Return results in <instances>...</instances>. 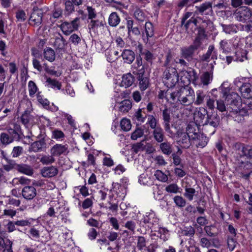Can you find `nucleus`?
I'll use <instances>...</instances> for the list:
<instances>
[{
    "instance_id": "1",
    "label": "nucleus",
    "mask_w": 252,
    "mask_h": 252,
    "mask_svg": "<svg viewBox=\"0 0 252 252\" xmlns=\"http://www.w3.org/2000/svg\"><path fill=\"white\" fill-rule=\"evenodd\" d=\"M219 89L222 94V97H225L228 111L236 114L239 113L243 116H247L245 108L242 107V101L238 94L232 92L228 94L229 90L222 86H220Z\"/></svg>"
},
{
    "instance_id": "2",
    "label": "nucleus",
    "mask_w": 252,
    "mask_h": 252,
    "mask_svg": "<svg viewBox=\"0 0 252 252\" xmlns=\"http://www.w3.org/2000/svg\"><path fill=\"white\" fill-rule=\"evenodd\" d=\"M170 95L173 103H179L184 106L192 104L195 99L193 90L188 86L181 87L179 90L170 93Z\"/></svg>"
},
{
    "instance_id": "3",
    "label": "nucleus",
    "mask_w": 252,
    "mask_h": 252,
    "mask_svg": "<svg viewBox=\"0 0 252 252\" xmlns=\"http://www.w3.org/2000/svg\"><path fill=\"white\" fill-rule=\"evenodd\" d=\"M179 74L175 67L165 68L163 75V82L168 88H173L179 81Z\"/></svg>"
},
{
    "instance_id": "4",
    "label": "nucleus",
    "mask_w": 252,
    "mask_h": 252,
    "mask_svg": "<svg viewBox=\"0 0 252 252\" xmlns=\"http://www.w3.org/2000/svg\"><path fill=\"white\" fill-rule=\"evenodd\" d=\"M181 81L184 86H188L190 83L196 85L198 83V76L194 69L189 67L187 70H182Z\"/></svg>"
},
{
    "instance_id": "5",
    "label": "nucleus",
    "mask_w": 252,
    "mask_h": 252,
    "mask_svg": "<svg viewBox=\"0 0 252 252\" xmlns=\"http://www.w3.org/2000/svg\"><path fill=\"white\" fill-rule=\"evenodd\" d=\"M80 19L79 17H76L70 22L64 21L59 26V27L64 35H69L78 30Z\"/></svg>"
},
{
    "instance_id": "6",
    "label": "nucleus",
    "mask_w": 252,
    "mask_h": 252,
    "mask_svg": "<svg viewBox=\"0 0 252 252\" xmlns=\"http://www.w3.org/2000/svg\"><path fill=\"white\" fill-rule=\"evenodd\" d=\"M133 73L137 76L139 82V87L141 91L146 90L150 86L149 78L145 74L143 67L137 71H133Z\"/></svg>"
},
{
    "instance_id": "7",
    "label": "nucleus",
    "mask_w": 252,
    "mask_h": 252,
    "mask_svg": "<svg viewBox=\"0 0 252 252\" xmlns=\"http://www.w3.org/2000/svg\"><path fill=\"white\" fill-rule=\"evenodd\" d=\"M234 15L237 20L246 22L252 16V12L247 7L242 6L236 10Z\"/></svg>"
},
{
    "instance_id": "8",
    "label": "nucleus",
    "mask_w": 252,
    "mask_h": 252,
    "mask_svg": "<svg viewBox=\"0 0 252 252\" xmlns=\"http://www.w3.org/2000/svg\"><path fill=\"white\" fill-rule=\"evenodd\" d=\"M236 152L241 157L252 158V146L241 143H236L234 145Z\"/></svg>"
},
{
    "instance_id": "9",
    "label": "nucleus",
    "mask_w": 252,
    "mask_h": 252,
    "mask_svg": "<svg viewBox=\"0 0 252 252\" xmlns=\"http://www.w3.org/2000/svg\"><path fill=\"white\" fill-rule=\"evenodd\" d=\"M6 130L11 140L13 141H19L22 138L23 132L20 125L14 123L12 125V126L8 127Z\"/></svg>"
},
{
    "instance_id": "10",
    "label": "nucleus",
    "mask_w": 252,
    "mask_h": 252,
    "mask_svg": "<svg viewBox=\"0 0 252 252\" xmlns=\"http://www.w3.org/2000/svg\"><path fill=\"white\" fill-rule=\"evenodd\" d=\"M208 113L206 109L204 107L197 108L194 112V120L196 124L205 126V121L207 119Z\"/></svg>"
},
{
    "instance_id": "11",
    "label": "nucleus",
    "mask_w": 252,
    "mask_h": 252,
    "mask_svg": "<svg viewBox=\"0 0 252 252\" xmlns=\"http://www.w3.org/2000/svg\"><path fill=\"white\" fill-rule=\"evenodd\" d=\"M220 118L219 115L216 112H212L209 115H207V119L205 121V125H209L213 127L214 129L210 134H213L216 131L217 128L220 124Z\"/></svg>"
},
{
    "instance_id": "12",
    "label": "nucleus",
    "mask_w": 252,
    "mask_h": 252,
    "mask_svg": "<svg viewBox=\"0 0 252 252\" xmlns=\"http://www.w3.org/2000/svg\"><path fill=\"white\" fill-rule=\"evenodd\" d=\"M158 220L155 213L152 210L146 212L142 219L143 222L145 224H148V226L150 228H152L155 225L158 224Z\"/></svg>"
},
{
    "instance_id": "13",
    "label": "nucleus",
    "mask_w": 252,
    "mask_h": 252,
    "mask_svg": "<svg viewBox=\"0 0 252 252\" xmlns=\"http://www.w3.org/2000/svg\"><path fill=\"white\" fill-rule=\"evenodd\" d=\"M42 10L37 7H34L29 19L30 24L34 26H39L42 21Z\"/></svg>"
},
{
    "instance_id": "14",
    "label": "nucleus",
    "mask_w": 252,
    "mask_h": 252,
    "mask_svg": "<svg viewBox=\"0 0 252 252\" xmlns=\"http://www.w3.org/2000/svg\"><path fill=\"white\" fill-rule=\"evenodd\" d=\"M32 109L28 108L21 115L20 119L21 123L28 128L34 123V117L32 115Z\"/></svg>"
},
{
    "instance_id": "15",
    "label": "nucleus",
    "mask_w": 252,
    "mask_h": 252,
    "mask_svg": "<svg viewBox=\"0 0 252 252\" xmlns=\"http://www.w3.org/2000/svg\"><path fill=\"white\" fill-rule=\"evenodd\" d=\"M68 148L67 144H56L51 148L50 153L54 157H59L62 155H66L68 153Z\"/></svg>"
},
{
    "instance_id": "16",
    "label": "nucleus",
    "mask_w": 252,
    "mask_h": 252,
    "mask_svg": "<svg viewBox=\"0 0 252 252\" xmlns=\"http://www.w3.org/2000/svg\"><path fill=\"white\" fill-rule=\"evenodd\" d=\"M137 48L139 51V54L143 57L144 60L146 62V65L148 66L149 64L152 65L153 61L156 59L154 55L148 50L143 51L142 44H139Z\"/></svg>"
},
{
    "instance_id": "17",
    "label": "nucleus",
    "mask_w": 252,
    "mask_h": 252,
    "mask_svg": "<svg viewBox=\"0 0 252 252\" xmlns=\"http://www.w3.org/2000/svg\"><path fill=\"white\" fill-rule=\"evenodd\" d=\"M47 148L45 138L32 143L29 147V152H38L43 151Z\"/></svg>"
},
{
    "instance_id": "18",
    "label": "nucleus",
    "mask_w": 252,
    "mask_h": 252,
    "mask_svg": "<svg viewBox=\"0 0 252 252\" xmlns=\"http://www.w3.org/2000/svg\"><path fill=\"white\" fill-rule=\"evenodd\" d=\"M195 50L190 46L184 47L181 48L180 54L181 57L184 58L188 62H191L194 58Z\"/></svg>"
},
{
    "instance_id": "19",
    "label": "nucleus",
    "mask_w": 252,
    "mask_h": 252,
    "mask_svg": "<svg viewBox=\"0 0 252 252\" xmlns=\"http://www.w3.org/2000/svg\"><path fill=\"white\" fill-rule=\"evenodd\" d=\"M196 10L194 12V15L201 14L208 15L209 13L205 12L207 10L212 11V3L211 2H205L200 6H195Z\"/></svg>"
},
{
    "instance_id": "20",
    "label": "nucleus",
    "mask_w": 252,
    "mask_h": 252,
    "mask_svg": "<svg viewBox=\"0 0 252 252\" xmlns=\"http://www.w3.org/2000/svg\"><path fill=\"white\" fill-rule=\"evenodd\" d=\"M22 196L27 200L32 199L36 195L35 188L32 186L25 187L22 190Z\"/></svg>"
},
{
    "instance_id": "21",
    "label": "nucleus",
    "mask_w": 252,
    "mask_h": 252,
    "mask_svg": "<svg viewBox=\"0 0 252 252\" xmlns=\"http://www.w3.org/2000/svg\"><path fill=\"white\" fill-rule=\"evenodd\" d=\"M144 32L146 34V39L143 38L145 42H150L151 38L154 36V27L153 24L149 22H146L144 26Z\"/></svg>"
},
{
    "instance_id": "22",
    "label": "nucleus",
    "mask_w": 252,
    "mask_h": 252,
    "mask_svg": "<svg viewBox=\"0 0 252 252\" xmlns=\"http://www.w3.org/2000/svg\"><path fill=\"white\" fill-rule=\"evenodd\" d=\"M162 119L164 121L163 126L166 131L170 133V122L171 120L170 110L166 107L162 112Z\"/></svg>"
},
{
    "instance_id": "23",
    "label": "nucleus",
    "mask_w": 252,
    "mask_h": 252,
    "mask_svg": "<svg viewBox=\"0 0 252 252\" xmlns=\"http://www.w3.org/2000/svg\"><path fill=\"white\" fill-rule=\"evenodd\" d=\"M15 166V170L19 172L28 176H32L33 174V169L31 165L24 163H17Z\"/></svg>"
},
{
    "instance_id": "24",
    "label": "nucleus",
    "mask_w": 252,
    "mask_h": 252,
    "mask_svg": "<svg viewBox=\"0 0 252 252\" xmlns=\"http://www.w3.org/2000/svg\"><path fill=\"white\" fill-rule=\"evenodd\" d=\"M190 137L186 132L179 134L178 143L183 148H188L190 145Z\"/></svg>"
},
{
    "instance_id": "25",
    "label": "nucleus",
    "mask_w": 252,
    "mask_h": 252,
    "mask_svg": "<svg viewBox=\"0 0 252 252\" xmlns=\"http://www.w3.org/2000/svg\"><path fill=\"white\" fill-rule=\"evenodd\" d=\"M41 173L44 177L51 178L57 175L58 169L54 166L44 167L41 169Z\"/></svg>"
},
{
    "instance_id": "26",
    "label": "nucleus",
    "mask_w": 252,
    "mask_h": 252,
    "mask_svg": "<svg viewBox=\"0 0 252 252\" xmlns=\"http://www.w3.org/2000/svg\"><path fill=\"white\" fill-rule=\"evenodd\" d=\"M13 243L8 239H4L0 236V251L2 252H12Z\"/></svg>"
},
{
    "instance_id": "27",
    "label": "nucleus",
    "mask_w": 252,
    "mask_h": 252,
    "mask_svg": "<svg viewBox=\"0 0 252 252\" xmlns=\"http://www.w3.org/2000/svg\"><path fill=\"white\" fill-rule=\"evenodd\" d=\"M135 80V77L130 73L124 74L120 86L127 88L132 86Z\"/></svg>"
},
{
    "instance_id": "28",
    "label": "nucleus",
    "mask_w": 252,
    "mask_h": 252,
    "mask_svg": "<svg viewBox=\"0 0 252 252\" xmlns=\"http://www.w3.org/2000/svg\"><path fill=\"white\" fill-rule=\"evenodd\" d=\"M211 69L210 71H205L202 73L200 76V80L201 83L203 85L207 86L213 80V68L214 65L213 64H211Z\"/></svg>"
},
{
    "instance_id": "29",
    "label": "nucleus",
    "mask_w": 252,
    "mask_h": 252,
    "mask_svg": "<svg viewBox=\"0 0 252 252\" xmlns=\"http://www.w3.org/2000/svg\"><path fill=\"white\" fill-rule=\"evenodd\" d=\"M193 137V140H197V147L204 148L206 146L208 142V138L203 133H195Z\"/></svg>"
},
{
    "instance_id": "30",
    "label": "nucleus",
    "mask_w": 252,
    "mask_h": 252,
    "mask_svg": "<svg viewBox=\"0 0 252 252\" xmlns=\"http://www.w3.org/2000/svg\"><path fill=\"white\" fill-rule=\"evenodd\" d=\"M153 135L154 139L158 143L164 141L165 137L163 129L160 126H157L153 131Z\"/></svg>"
},
{
    "instance_id": "31",
    "label": "nucleus",
    "mask_w": 252,
    "mask_h": 252,
    "mask_svg": "<svg viewBox=\"0 0 252 252\" xmlns=\"http://www.w3.org/2000/svg\"><path fill=\"white\" fill-rule=\"evenodd\" d=\"M125 63L130 64L135 59V53L130 50H124L121 55Z\"/></svg>"
},
{
    "instance_id": "32",
    "label": "nucleus",
    "mask_w": 252,
    "mask_h": 252,
    "mask_svg": "<svg viewBox=\"0 0 252 252\" xmlns=\"http://www.w3.org/2000/svg\"><path fill=\"white\" fill-rule=\"evenodd\" d=\"M159 148L162 153L167 156H169L172 153V145L167 141L160 143L159 145Z\"/></svg>"
},
{
    "instance_id": "33",
    "label": "nucleus",
    "mask_w": 252,
    "mask_h": 252,
    "mask_svg": "<svg viewBox=\"0 0 252 252\" xmlns=\"http://www.w3.org/2000/svg\"><path fill=\"white\" fill-rule=\"evenodd\" d=\"M250 87L251 85L250 83H243L239 87V90L241 92L243 98L249 97L250 95H252V90Z\"/></svg>"
},
{
    "instance_id": "34",
    "label": "nucleus",
    "mask_w": 252,
    "mask_h": 252,
    "mask_svg": "<svg viewBox=\"0 0 252 252\" xmlns=\"http://www.w3.org/2000/svg\"><path fill=\"white\" fill-rule=\"evenodd\" d=\"M144 110V107L139 108L133 115V119L136 120L138 122L142 123L144 122L148 116V115L145 114Z\"/></svg>"
},
{
    "instance_id": "35",
    "label": "nucleus",
    "mask_w": 252,
    "mask_h": 252,
    "mask_svg": "<svg viewBox=\"0 0 252 252\" xmlns=\"http://www.w3.org/2000/svg\"><path fill=\"white\" fill-rule=\"evenodd\" d=\"M120 21V18L118 13L116 12H112L108 18V24L111 27H116L119 25Z\"/></svg>"
},
{
    "instance_id": "36",
    "label": "nucleus",
    "mask_w": 252,
    "mask_h": 252,
    "mask_svg": "<svg viewBox=\"0 0 252 252\" xmlns=\"http://www.w3.org/2000/svg\"><path fill=\"white\" fill-rule=\"evenodd\" d=\"M58 35L56 37L54 46L57 49H63L66 44V42L60 33H58Z\"/></svg>"
},
{
    "instance_id": "37",
    "label": "nucleus",
    "mask_w": 252,
    "mask_h": 252,
    "mask_svg": "<svg viewBox=\"0 0 252 252\" xmlns=\"http://www.w3.org/2000/svg\"><path fill=\"white\" fill-rule=\"evenodd\" d=\"M43 55L44 58L50 62H53L55 60V52L54 50L50 47H46L44 49Z\"/></svg>"
},
{
    "instance_id": "38",
    "label": "nucleus",
    "mask_w": 252,
    "mask_h": 252,
    "mask_svg": "<svg viewBox=\"0 0 252 252\" xmlns=\"http://www.w3.org/2000/svg\"><path fill=\"white\" fill-rule=\"evenodd\" d=\"M132 107V102L129 99H125L120 103L119 111L122 113H127Z\"/></svg>"
},
{
    "instance_id": "39",
    "label": "nucleus",
    "mask_w": 252,
    "mask_h": 252,
    "mask_svg": "<svg viewBox=\"0 0 252 252\" xmlns=\"http://www.w3.org/2000/svg\"><path fill=\"white\" fill-rule=\"evenodd\" d=\"M208 97L205 93L202 91L198 90L196 92V98L194 99V103L196 105H199L203 104L205 99Z\"/></svg>"
},
{
    "instance_id": "40",
    "label": "nucleus",
    "mask_w": 252,
    "mask_h": 252,
    "mask_svg": "<svg viewBox=\"0 0 252 252\" xmlns=\"http://www.w3.org/2000/svg\"><path fill=\"white\" fill-rule=\"evenodd\" d=\"M133 16L138 21L142 22L146 20L147 16L143 10L137 7L133 13Z\"/></svg>"
},
{
    "instance_id": "41",
    "label": "nucleus",
    "mask_w": 252,
    "mask_h": 252,
    "mask_svg": "<svg viewBox=\"0 0 252 252\" xmlns=\"http://www.w3.org/2000/svg\"><path fill=\"white\" fill-rule=\"evenodd\" d=\"M139 182L140 184L147 186H151L154 184L153 179L145 174L140 175Z\"/></svg>"
},
{
    "instance_id": "42",
    "label": "nucleus",
    "mask_w": 252,
    "mask_h": 252,
    "mask_svg": "<svg viewBox=\"0 0 252 252\" xmlns=\"http://www.w3.org/2000/svg\"><path fill=\"white\" fill-rule=\"evenodd\" d=\"M109 198V206L106 205L105 207L113 212H117L118 209V202L116 199H113V195H110Z\"/></svg>"
},
{
    "instance_id": "43",
    "label": "nucleus",
    "mask_w": 252,
    "mask_h": 252,
    "mask_svg": "<svg viewBox=\"0 0 252 252\" xmlns=\"http://www.w3.org/2000/svg\"><path fill=\"white\" fill-rule=\"evenodd\" d=\"M247 55V52L246 50H237L235 53V59L234 60L236 61L243 62L245 60L248 59Z\"/></svg>"
},
{
    "instance_id": "44",
    "label": "nucleus",
    "mask_w": 252,
    "mask_h": 252,
    "mask_svg": "<svg viewBox=\"0 0 252 252\" xmlns=\"http://www.w3.org/2000/svg\"><path fill=\"white\" fill-rule=\"evenodd\" d=\"M242 107H245L247 112V115H249V110H252V95L243 98Z\"/></svg>"
},
{
    "instance_id": "45",
    "label": "nucleus",
    "mask_w": 252,
    "mask_h": 252,
    "mask_svg": "<svg viewBox=\"0 0 252 252\" xmlns=\"http://www.w3.org/2000/svg\"><path fill=\"white\" fill-rule=\"evenodd\" d=\"M104 23L103 21H100L98 20H91L90 23L88 25V28L90 30L95 31L98 27H103Z\"/></svg>"
},
{
    "instance_id": "46",
    "label": "nucleus",
    "mask_w": 252,
    "mask_h": 252,
    "mask_svg": "<svg viewBox=\"0 0 252 252\" xmlns=\"http://www.w3.org/2000/svg\"><path fill=\"white\" fill-rule=\"evenodd\" d=\"M158 236H159L160 238L163 240L164 241H166L169 236L168 230L165 228L160 227L158 231Z\"/></svg>"
},
{
    "instance_id": "47",
    "label": "nucleus",
    "mask_w": 252,
    "mask_h": 252,
    "mask_svg": "<svg viewBox=\"0 0 252 252\" xmlns=\"http://www.w3.org/2000/svg\"><path fill=\"white\" fill-rule=\"evenodd\" d=\"M154 176L158 181L163 183L167 182L168 180L167 175L160 170H157Z\"/></svg>"
},
{
    "instance_id": "48",
    "label": "nucleus",
    "mask_w": 252,
    "mask_h": 252,
    "mask_svg": "<svg viewBox=\"0 0 252 252\" xmlns=\"http://www.w3.org/2000/svg\"><path fill=\"white\" fill-rule=\"evenodd\" d=\"M215 49L214 46L213 45H210L208 47V50L205 54L202 55V56L200 57V59L203 62H208L210 61V58Z\"/></svg>"
},
{
    "instance_id": "49",
    "label": "nucleus",
    "mask_w": 252,
    "mask_h": 252,
    "mask_svg": "<svg viewBox=\"0 0 252 252\" xmlns=\"http://www.w3.org/2000/svg\"><path fill=\"white\" fill-rule=\"evenodd\" d=\"M185 192L184 195L189 200H193V196L196 192L195 189L192 188H189L186 186L185 189Z\"/></svg>"
},
{
    "instance_id": "50",
    "label": "nucleus",
    "mask_w": 252,
    "mask_h": 252,
    "mask_svg": "<svg viewBox=\"0 0 252 252\" xmlns=\"http://www.w3.org/2000/svg\"><path fill=\"white\" fill-rule=\"evenodd\" d=\"M221 26L222 28L223 31L225 32L226 33L230 34L232 33H235L237 32V28L234 25H225L221 24Z\"/></svg>"
},
{
    "instance_id": "51",
    "label": "nucleus",
    "mask_w": 252,
    "mask_h": 252,
    "mask_svg": "<svg viewBox=\"0 0 252 252\" xmlns=\"http://www.w3.org/2000/svg\"><path fill=\"white\" fill-rule=\"evenodd\" d=\"M0 141L4 145H7L13 141L11 140L9 134L5 132H2L0 134Z\"/></svg>"
},
{
    "instance_id": "52",
    "label": "nucleus",
    "mask_w": 252,
    "mask_h": 252,
    "mask_svg": "<svg viewBox=\"0 0 252 252\" xmlns=\"http://www.w3.org/2000/svg\"><path fill=\"white\" fill-rule=\"evenodd\" d=\"M180 188L176 184H171L165 187V190L169 193H177L180 192Z\"/></svg>"
},
{
    "instance_id": "53",
    "label": "nucleus",
    "mask_w": 252,
    "mask_h": 252,
    "mask_svg": "<svg viewBox=\"0 0 252 252\" xmlns=\"http://www.w3.org/2000/svg\"><path fill=\"white\" fill-rule=\"evenodd\" d=\"M74 11V7L73 4L70 0H67L65 2V16H68L69 15Z\"/></svg>"
},
{
    "instance_id": "54",
    "label": "nucleus",
    "mask_w": 252,
    "mask_h": 252,
    "mask_svg": "<svg viewBox=\"0 0 252 252\" xmlns=\"http://www.w3.org/2000/svg\"><path fill=\"white\" fill-rule=\"evenodd\" d=\"M173 200L176 206L179 208H182L186 206V201L181 196H175L173 198Z\"/></svg>"
},
{
    "instance_id": "55",
    "label": "nucleus",
    "mask_w": 252,
    "mask_h": 252,
    "mask_svg": "<svg viewBox=\"0 0 252 252\" xmlns=\"http://www.w3.org/2000/svg\"><path fill=\"white\" fill-rule=\"evenodd\" d=\"M122 129L126 131H127L131 129V125L130 121L126 118H123L120 123Z\"/></svg>"
},
{
    "instance_id": "56",
    "label": "nucleus",
    "mask_w": 252,
    "mask_h": 252,
    "mask_svg": "<svg viewBox=\"0 0 252 252\" xmlns=\"http://www.w3.org/2000/svg\"><path fill=\"white\" fill-rule=\"evenodd\" d=\"M178 151L176 153H174L172 154V157L173 159V163L175 165H179L181 162V159L180 157V155L182 154L181 150L178 147Z\"/></svg>"
},
{
    "instance_id": "57",
    "label": "nucleus",
    "mask_w": 252,
    "mask_h": 252,
    "mask_svg": "<svg viewBox=\"0 0 252 252\" xmlns=\"http://www.w3.org/2000/svg\"><path fill=\"white\" fill-rule=\"evenodd\" d=\"M46 82L48 83V85L52 88H57L58 90H60L61 89V83L56 79L48 78Z\"/></svg>"
},
{
    "instance_id": "58",
    "label": "nucleus",
    "mask_w": 252,
    "mask_h": 252,
    "mask_svg": "<svg viewBox=\"0 0 252 252\" xmlns=\"http://www.w3.org/2000/svg\"><path fill=\"white\" fill-rule=\"evenodd\" d=\"M28 88L29 95L30 96H33L36 93L38 88L35 83L32 81H30L28 83Z\"/></svg>"
},
{
    "instance_id": "59",
    "label": "nucleus",
    "mask_w": 252,
    "mask_h": 252,
    "mask_svg": "<svg viewBox=\"0 0 252 252\" xmlns=\"http://www.w3.org/2000/svg\"><path fill=\"white\" fill-rule=\"evenodd\" d=\"M148 121L147 124H148L152 129H155L157 127V120L153 115H148Z\"/></svg>"
},
{
    "instance_id": "60",
    "label": "nucleus",
    "mask_w": 252,
    "mask_h": 252,
    "mask_svg": "<svg viewBox=\"0 0 252 252\" xmlns=\"http://www.w3.org/2000/svg\"><path fill=\"white\" fill-rule=\"evenodd\" d=\"M24 152L23 148L21 146H15L13 147L11 152L13 158H17L23 154Z\"/></svg>"
},
{
    "instance_id": "61",
    "label": "nucleus",
    "mask_w": 252,
    "mask_h": 252,
    "mask_svg": "<svg viewBox=\"0 0 252 252\" xmlns=\"http://www.w3.org/2000/svg\"><path fill=\"white\" fill-rule=\"evenodd\" d=\"M53 157L54 156H52L51 154L50 156H43L41 158L40 161L43 164H48L52 163L55 161V159Z\"/></svg>"
},
{
    "instance_id": "62",
    "label": "nucleus",
    "mask_w": 252,
    "mask_h": 252,
    "mask_svg": "<svg viewBox=\"0 0 252 252\" xmlns=\"http://www.w3.org/2000/svg\"><path fill=\"white\" fill-rule=\"evenodd\" d=\"M65 137L63 132L59 129H56L52 131V138L56 140L63 139Z\"/></svg>"
},
{
    "instance_id": "63",
    "label": "nucleus",
    "mask_w": 252,
    "mask_h": 252,
    "mask_svg": "<svg viewBox=\"0 0 252 252\" xmlns=\"http://www.w3.org/2000/svg\"><path fill=\"white\" fill-rule=\"evenodd\" d=\"M144 134L143 130L141 128H137L132 133L131 135V138L132 140H135L138 138H140L143 136Z\"/></svg>"
},
{
    "instance_id": "64",
    "label": "nucleus",
    "mask_w": 252,
    "mask_h": 252,
    "mask_svg": "<svg viewBox=\"0 0 252 252\" xmlns=\"http://www.w3.org/2000/svg\"><path fill=\"white\" fill-rule=\"evenodd\" d=\"M81 41V37L77 34L73 33L69 38V41L74 45H78Z\"/></svg>"
}]
</instances>
